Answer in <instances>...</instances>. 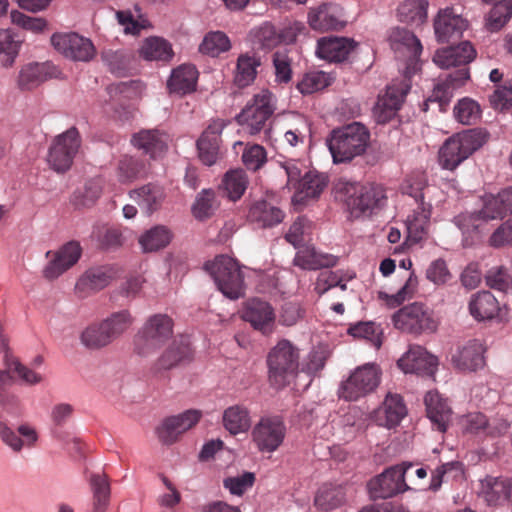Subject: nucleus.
Segmentation results:
<instances>
[{
    "label": "nucleus",
    "mask_w": 512,
    "mask_h": 512,
    "mask_svg": "<svg viewBox=\"0 0 512 512\" xmlns=\"http://www.w3.org/2000/svg\"><path fill=\"white\" fill-rule=\"evenodd\" d=\"M334 190L336 197L344 201L355 217L371 215L381 209L387 201L385 190L378 184L361 185L345 179H339Z\"/></svg>",
    "instance_id": "obj_1"
},
{
    "label": "nucleus",
    "mask_w": 512,
    "mask_h": 512,
    "mask_svg": "<svg viewBox=\"0 0 512 512\" xmlns=\"http://www.w3.org/2000/svg\"><path fill=\"white\" fill-rule=\"evenodd\" d=\"M467 27V21L452 8L439 10L434 20V31L439 42L460 38Z\"/></svg>",
    "instance_id": "obj_23"
},
{
    "label": "nucleus",
    "mask_w": 512,
    "mask_h": 512,
    "mask_svg": "<svg viewBox=\"0 0 512 512\" xmlns=\"http://www.w3.org/2000/svg\"><path fill=\"white\" fill-rule=\"evenodd\" d=\"M334 81V77L324 71H310L304 74L302 79L297 84V89L302 94H312L322 90Z\"/></svg>",
    "instance_id": "obj_52"
},
{
    "label": "nucleus",
    "mask_w": 512,
    "mask_h": 512,
    "mask_svg": "<svg viewBox=\"0 0 512 512\" xmlns=\"http://www.w3.org/2000/svg\"><path fill=\"white\" fill-rule=\"evenodd\" d=\"M116 275V268L110 265L89 268L77 280L75 292L81 298L88 297L108 286Z\"/></svg>",
    "instance_id": "obj_20"
},
{
    "label": "nucleus",
    "mask_w": 512,
    "mask_h": 512,
    "mask_svg": "<svg viewBox=\"0 0 512 512\" xmlns=\"http://www.w3.org/2000/svg\"><path fill=\"white\" fill-rule=\"evenodd\" d=\"M148 165L139 157L124 155L117 164V177L121 183H129L147 174Z\"/></svg>",
    "instance_id": "obj_42"
},
{
    "label": "nucleus",
    "mask_w": 512,
    "mask_h": 512,
    "mask_svg": "<svg viewBox=\"0 0 512 512\" xmlns=\"http://www.w3.org/2000/svg\"><path fill=\"white\" fill-rule=\"evenodd\" d=\"M198 71L194 65L183 64L172 71L168 80V88L171 92L186 95L195 91Z\"/></svg>",
    "instance_id": "obj_36"
},
{
    "label": "nucleus",
    "mask_w": 512,
    "mask_h": 512,
    "mask_svg": "<svg viewBox=\"0 0 512 512\" xmlns=\"http://www.w3.org/2000/svg\"><path fill=\"white\" fill-rule=\"evenodd\" d=\"M397 364L404 373L431 377L437 370L438 359L421 346H411Z\"/></svg>",
    "instance_id": "obj_19"
},
{
    "label": "nucleus",
    "mask_w": 512,
    "mask_h": 512,
    "mask_svg": "<svg viewBox=\"0 0 512 512\" xmlns=\"http://www.w3.org/2000/svg\"><path fill=\"white\" fill-rule=\"evenodd\" d=\"M193 351L188 337L180 336L173 340L157 361L158 369L168 370L191 361Z\"/></svg>",
    "instance_id": "obj_31"
},
{
    "label": "nucleus",
    "mask_w": 512,
    "mask_h": 512,
    "mask_svg": "<svg viewBox=\"0 0 512 512\" xmlns=\"http://www.w3.org/2000/svg\"><path fill=\"white\" fill-rule=\"evenodd\" d=\"M268 380L280 389L296 377L299 367V349L289 340H280L267 354Z\"/></svg>",
    "instance_id": "obj_4"
},
{
    "label": "nucleus",
    "mask_w": 512,
    "mask_h": 512,
    "mask_svg": "<svg viewBox=\"0 0 512 512\" xmlns=\"http://www.w3.org/2000/svg\"><path fill=\"white\" fill-rule=\"evenodd\" d=\"M485 348L480 340L468 341L457 354L453 355L452 361L458 369L476 371L485 365Z\"/></svg>",
    "instance_id": "obj_30"
},
{
    "label": "nucleus",
    "mask_w": 512,
    "mask_h": 512,
    "mask_svg": "<svg viewBox=\"0 0 512 512\" xmlns=\"http://www.w3.org/2000/svg\"><path fill=\"white\" fill-rule=\"evenodd\" d=\"M171 241V233L165 226H155L146 231L140 238L139 244L144 252H153L166 247Z\"/></svg>",
    "instance_id": "obj_51"
},
{
    "label": "nucleus",
    "mask_w": 512,
    "mask_h": 512,
    "mask_svg": "<svg viewBox=\"0 0 512 512\" xmlns=\"http://www.w3.org/2000/svg\"><path fill=\"white\" fill-rule=\"evenodd\" d=\"M173 319L166 314H155L147 319L140 338L148 349L161 347L173 335Z\"/></svg>",
    "instance_id": "obj_21"
},
{
    "label": "nucleus",
    "mask_w": 512,
    "mask_h": 512,
    "mask_svg": "<svg viewBox=\"0 0 512 512\" xmlns=\"http://www.w3.org/2000/svg\"><path fill=\"white\" fill-rule=\"evenodd\" d=\"M80 339L89 349H100L113 342L101 321L88 326L81 333Z\"/></svg>",
    "instance_id": "obj_54"
},
{
    "label": "nucleus",
    "mask_w": 512,
    "mask_h": 512,
    "mask_svg": "<svg viewBox=\"0 0 512 512\" xmlns=\"http://www.w3.org/2000/svg\"><path fill=\"white\" fill-rule=\"evenodd\" d=\"M416 203L417 208L406 219L407 239L409 245L418 244L428 235V227L431 216V205L424 203V195L422 192L412 194L409 192Z\"/></svg>",
    "instance_id": "obj_18"
},
{
    "label": "nucleus",
    "mask_w": 512,
    "mask_h": 512,
    "mask_svg": "<svg viewBox=\"0 0 512 512\" xmlns=\"http://www.w3.org/2000/svg\"><path fill=\"white\" fill-rule=\"evenodd\" d=\"M275 312L270 303L251 299L246 303L243 319L264 335H270L275 327Z\"/></svg>",
    "instance_id": "obj_22"
},
{
    "label": "nucleus",
    "mask_w": 512,
    "mask_h": 512,
    "mask_svg": "<svg viewBox=\"0 0 512 512\" xmlns=\"http://www.w3.org/2000/svg\"><path fill=\"white\" fill-rule=\"evenodd\" d=\"M231 48L228 36L221 31L208 33L200 44V51L212 57L218 56L222 52H226Z\"/></svg>",
    "instance_id": "obj_57"
},
{
    "label": "nucleus",
    "mask_w": 512,
    "mask_h": 512,
    "mask_svg": "<svg viewBox=\"0 0 512 512\" xmlns=\"http://www.w3.org/2000/svg\"><path fill=\"white\" fill-rule=\"evenodd\" d=\"M294 264L303 269L317 270L322 267H330L336 264V258L332 255H323L313 248H303L298 250L294 258Z\"/></svg>",
    "instance_id": "obj_46"
},
{
    "label": "nucleus",
    "mask_w": 512,
    "mask_h": 512,
    "mask_svg": "<svg viewBox=\"0 0 512 512\" xmlns=\"http://www.w3.org/2000/svg\"><path fill=\"white\" fill-rule=\"evenodd\" d=\"M222 187L231 200H238L247 187L245 172L240 169L227 172L222 181Z\"/></svg>",
    "instance_id": "obj_56"
},
{
    "label": "nucleus",
    "mask_w": 512,
    "mask_h": 512,
    "mask_svg": "<svg viewBox=\"0 0 512 512\" xmlns=\"http://www.w3.org/2000/svg\"><path fill=\"white\" fill-rule=\"evenodd\" d=\"M51 44L63 56L73 61H90L96 53L92 41L75 32L54 33Z\"/></svg>",
    "instance_id": "obj_13"
},
{
    "label": "nucleus",
    "mask_w": 512,
    "mask_h": 512,
    "mask_svg": "<svg viewBox=\"0 0 512 512\" xmlns=\"http://www.w3.org/2000/svg\"><path fill=\"white\" fill-rule=\"evenodd\" d=\"M424 402L428 418L439 431L444 432L451 416V409L446 400L438 392L429 391L425 395Z\"/></svg>",
    "instance_id": "obj_37"
},
{
    "label": "nucleus",
    "mask_w": 512,
    "mask_h": 512,
    "mask_svg": "<svg viewBox=\"0 0 512 512\" xmlns=\"http://www.w3.org/2000/svg\"><path fill=\"white\" fill-rule=\"evenodd\" d=\"M485 222L493 219H502L512 213V187L503 189L497 195H491L484 201L481 211Z\"/></svg>",
    "instance_id": "obj_35"
},
{
    "label": "nucleus",
    "mask_w": 512,
    "mask_h": 512,
    "mask_svg": "<svg viewBox=\"0 0 512 512\" xmlns=\"http://www.w3.org/2000/svg\"><path fill=\"white\" fill-rule=\"evenodd\" d=\"M409 90V84L404 81L388 85L385 94L378 97L373 109L375 121L378 124H386L394 119Z\"/></svg>",
    "instance_id": "obj_15"
},
{
    "label": "nucleus",
    "mask_w": 512,
    "mask_h": 512,
    "mask_svg": "<svg viewBox=\"0 0 512 512\" xmlns=\"http://www.w3.org/2000/svg\"><path fill=\"white\" fill-rule=\"evenodd\" d=\"M512 16V0H501L489 12L486 26L492 31L500 30Z\"/></svg>",
    "instance_id": "obj_60"
},
{
    "label": "nucleus",
    "mask_w": 512,
    "mask_h": 512,
    "mask_svg": "<svg viewBox=\"0 0 512 512\" xmlns=\"http://www.w3.org/2000/svg\"><path fill=\"white\" fill-rule=\"evenodd\" d=\"M81 146V137L76 127H71L52 140L47 162L58 173L69 170Z\"/></svg>",
    "instance_id": "obj_7"
},
{
    "label": "nucleus",
    "mask_w": 512,
    "mask_h": 512,
    "mask_svg": "<svg viewBox=\"0 0 512 512\" xmlns=\"http://www.w3.org/2000/svg\"><path fill=\"white\" fill-rule=\"evenodd\" d=\"M428 0H405L397 9L399 21L411 27H420L427 21Z\"/></svg>",
    "instance_id": "obj_39"
},
{
    "label": "nucleus",
    "mask_w": 512,
    "mask_h": 512,
    "mask_svg": "<svg viewBox=\"0 0 512 512\" xmlns=\"http://www.w3.org/2000/svg\"><path fill=\"white\" fill-rule=\"evenodd\" d=\"M93 494V512H105L110 499V484L104 473H93L89 477Z\"/></svg>",
    "instance_id": "obj_45"
},
{
    "label": "nucleus",
    "mask_w": 512,
    "mask_h": 512,
    "mask_svg": "<svg viewBox=\"0 0 512 512\" xmlns=\"http://www.w3.org/2000/svg\"><path fill=\"white\" fill-rule=\"evenodd\" d=\"M381 371L375 364H365L356 368L340 388V396L348 401H356L373 392L380 383Z\"/></svg>",
    "instance_id": "obj_9"
},
{
    "label": "nucleus",
    "mask_w": 512,
    "mask_h": 512,
    "mask_svg": "<svg viewBox=\"0 0 512 512\" xmlns=\"http://www.w3.org/2000/svg\"><path fill=\"white\" fill-rule=\"evenodd\" d=\"M247 218L259 228H270L283 221L284 212L266 200H259L251 205Z\"/></svg>",
    "instance_id": "obj_32"
},
{
    "label": "nucleus",
    "mask_w": 512,
    "mask_h": 512,
    "mask_svg": "<svg viewBox=\"0 0 512 512\" xmlns=\"http://www.w3.org/2000/svg\"><path fill=\"white\" fill-rule=\"evenodd\" d=\"M482 493L489 505H499L508 501L509 479L487 477L482 482Z\"/></svg>",
    "instance_id": "obj_49"
},
{
    "label": "nucleus",
    "mask_w": 512,
    "mask_h": 512,
    "mask_svg": "<svg viewBox=\"0 0 512 512\" xmlns=\"http://www.w3.org/2000/svg\"><path fill=\"white\" fill-rule=\"evenodd\" d=\"M308 22L317 31L338 30L345 26L343 10L336 4H322L308 14Z\"/></svg>",
    "instance_id": "obj_25"
},
{
    "label": "nucleus",
    "mask_w": 512,
    "mask_h": 512,
    "mask_svg": "<svg viewBox=\"0 0 512 512\" xmlns=\"http://www.w3.org/2000/svg\"><path fill=\"white\" fill-rule=\"evenodd\" d=\"M224 128L220 120L212 121L197 140L200 160L208 166L216 163L219 155L220 135Z\"/></svg>",
    "instance_id": "obj_28"
},
{
    "label": "nucleus",
    "mask_w": 512,
    "mask_h": 512,
    "mask_svg": "<svg viewBox=\"0 0 512 512\" xmlns=\"http://www.w3.org/2000/svg\"><path fill=\"white\" fill-rule=\"evenodd\" d=\"M409 90V84L404 81L388 85L385 94L378 97L373 109L375 121L378 124H386L394 119Z\"/></svg>",
    "instance_id": "obj_14"
},
{
    "label": "nucleus",
    "mask_w": 512,
    "mask_h": 512,
    "mask_svg": "<svg viewBox=\"0 0 512 512\" xmlns=\"http://www.w3.org/2000/svg\"><path fill=\"white\" fill-rule=\"evenodd\" d=\"M223 425L231 434L246 432L251 424L249 411L243 405H233L223 412Z\"/></svg>",
    "instance_id": "obj_41"
},
{
    "label": "nucleus",
    "mask_w": 512,
    "mask_h": 512,
    "mask_svg": "<svg viewBox=\"0 0 512 512\" xmlns=\"http://www.w3.org/2000/svg\"><path fill=\"white\" fill-rule=\"evenodd\" d=\"M24 411L20 398L14 393H0V439L11 450H19L22 442L9 418L17 419Z\"/></svg>",
    "instance_id": "obj_12"
},
{
    "label": "nucleus",
    "mask_w": 512,
    "mask_h": 512,
    "mask_svg": "<svg viewBox=\"0 0 512 512\" xmlns=\"http://www.w3.org/2000/svg\"><path fill=\"white\" fill-rule=\"evenodd\" d=\"M327 185V179L324 175L308 172L299 185L296 187L302 198H315L319 196Z\"/></svg>",
    "instance_id": "obj_58"
},
{
    "label": "nucleus",
    "mask_w": 512,
    "mask_h": 512,
    "mask_svg": "<svg viewBox=\"0 0 512 512\" xmlns=\"http://www.w3.org/2000/svg\"><path fill=\"white\" fill-rule=\"evenodd\" d=\"M102 193L100 181L92 179L85 183L82 189L73 194V204L78 208L90 207L95 204Z\"/></svg>",
    "instance_id": "obj_59"
},
{
    "label": "nucleus",
    "mask_w": 512,
    "mask_h": 512,
    "mask_svg": "<svg viewBox=\"0 0 512 512\" xmlns=\"http://www.w3.org/2000/svg\"><path fill=\"white\" fill-rule=\"evenodd\" d=\"M392 320L395 328L412 334L434 332L438 326L432 310L418 302L399 309L394 313Z\"/></svg>",
    "instance_id": "obj_8"
},
{
    "label": "nucleus",
    "mask_w": 512,
    "mask_h": 512,
    "mask_svg": "<svg viewBox=\"0 0 512 512\" xmlns=\"http://www.w3.org/2000/svg\"><path fill=\"white\" fill-rule=\"evenodd\" d=\"M5 367L8 368L9 374L15 373L22 384L34 386L40 384L44 380V376L37 373L28 366L22 364L19 359L13 357L11 354L6 352L4 357Z\"/></svg>",
    "instance_id": "obj_50"
},
{
    "label": "nucleus",
    "mask_w": 512,
    "mask_h": 512,
    "mask_svg": "<svg viewBox=\"0 0 512 512\" xmlns=\"http://www.w3.org/2000/svg\"><path fill=\"white\" fill-rule=\"evenodd\" d=\"M101 322L111 340L114 341L130 328L133 318L128 310H121L112 313Z\"/></svg>",
    "instance_id": "obj_53"
},
{
    "label": "nucleus",
    "mask_w": 512,
    "mask_h": 512,
    "mask_svg": "<svg viewBox=\"0 0 512 512\" xmlns=\"http://www.w3.org/2000/svg\"><path fill=\"white\" fill-rule=\"evenodd\" d=\"M21 46V41L15 39L9 30L0 31V61L9 67L14 63Z\"/></svg>",
    "instance_id": "obj_61"
},
{
    "label": "nucleus",
    "mask_w": 512,
    "mask_h": 512,
    "mask_svg": "<svg viewBox=\"0 0 512 512\" xmlns=\"http://www.w3.org/2000/svg\"><path fill=\"white\" fill-rule=\"evenodd\" d=\"M285 437L286 425L279 416L262 417L252 430V440L262 453L275 452Z\"/></svg>",
    "instance_id": "obj_11"
},
{
    "label": "nucleus",
    "mask_w": 512,
    "mask_h": 512,
    "mask_svg": "<svg viewBox=\"0 0 512 512\" xmlns=\"http://www.w3.org/2000/svg\"><path fill=\"white\" fill-rule=\"evenodd\" d=\"M254 44L265 50H271L279 44L278 31L269 22L261 24L251 31Z\"/></svg>",
    "instance_id": "obj_62"
},
{
    "label": "nucleus",
    "mask_w": 512,
    "mask_h": 512,
    "mask_svg": "<svg viewBox=\"0 0 512 512\" xmlns=\"http://www.w3.org/2000/svg\"><path fill=\"white\" fill-rule=\"evenodd\" d=\"M52 65L49 63H29L24 65L18 75L21 90H32L52 77Z\"/></svg>",
    "instance_id": "obj_38"
},
{
    "label": "nucleus",
    "mask_w": 512,
    "mask_h": 512,
    "mask_svg": "<svg viewBox=\"0 0 512 512\" xmlns=\"http://www.w3.org/2000/svg\"><path fill=\"white\" fill-rule=\"evenodd\" d=\"M130 197L134 199L141 208L145 209L146 213L151 214L160 207L164 193L161 187L148 184L132 190Z\"/></svg>",
    "instance_id": "obj_44"
},
{
    "label": "nucleus",
    "mask_w": 512,
    "mask_h": 512,
    "mask_svg": "<svg viewBox=\"0 0 512 512\" xmlns=\"http://www.w3.org/2000/svg\"><path fill=\"white\" fill-rule=\"evenodd\" d=\"M81 253V246L75 241L64 244L56 252L48 251L46 257L50 261L43 270L44 277L48 280L58 278L78 262Z\"/></svg>",
    "instance_id": "obj_17"
},
{
    "label": "nucleus",
    "mask_w": 512,
    "mask_h": 512,
    "mask_svg": "<svg viewBox=\"0 0 512 512\" xmlns=\"http://www.w3.org/2000/svg\"><path fill=\"white\" fill-rule=\"evenodd\" d=\"M412 467V463L403 462L385 469L380 475L368 483L373 498H391L408 491L410 487L405 482V474Z\"/></svg>",
    "instance_id": "obj_10"
},
{
    "label": "nucleus",
    "mask_w": 512,
    "mask_h": 512,
    "mask_svg": "<svg viewBox=\"0 0 512 512\" xmlns=\"http://www.w3.org/2000/svg\"><path fill=\"white\" fill-rule=\"evenodd\" d=\"M485 280L490 288L500 292L507 293L512 290V275L503 266L490 268L485 275Z\"/></svg>",
    "instance_id": "obj_64"
},
{
    "label": "nucleus",
    "mask_w": 512,
    "mask_h": 512,
    "mask_svg": "<svg viewBox=\"0 0 512 512\" xmlns=\"http://www.w3.org/2000/svg\"><path fill=\"white\" fill-rule=\"evenodd\" d=\"M476 57V50L468 41L461 42L455 46H449L436 51L433 61L440 68L460 66L467 68V65Z\"/></svg>",
    "instance_id": "obj_24"
},
{
    "label": "nucleus",
    "mask_w": 512,
    "mask_h": 512,
    "mask_svg": "<svg viewBox=\"0 0 512 512\" xmlns=\"http://www.w3.org/2000/svg\"><path fill=\"white\" fill-rule=\"evenodd\" d=\"M139 55L147 61L168 62L173 58L174 52L167 40L153 36L146 38L142 42L139 48Z\"/></svg>",
    "instance_id": "obj_40"
},
{
    "label": "nucleus",
    "mask_w": 512,
    "mask_h": 512,
    "mask_svg": "<svg viewBox=\"0 0 512 512\" xmlns=\"http://www.w3.org/2000/svg\"><path fill=\"white\" fill-rule=\"evenodd\" d=\"M357 43L345 37H323L317 42L316 54L329 62H343L348 59Z\"/></svg>",
    "instance_id": "obj_26"
},
{
    "label": "nucleus",
    "mask_w": 512,
    "mask_h": 512,
    "mask_svg": "<svg viewBox=\"0 0 512 512\" xmlns=\"http://www.w3.org/2000/svg\"><path fill=\"white\" fill-rule=\"evenodd\" d=\"M205 270L227 298L235 300L244 295V277L235 259L228 255H218L205 264Z\"/></svg>",
    "instance_id": "obj_6"
},
{
    "label": "nucleus",
    "mask_w": 512,
    "mask_h": 512,
    "mask_svg": "<svg viewBox=\"0 0 512 512\" xmlns=\"http://www.w3.org/2000/svg\"><path fill=\"white\" fill-rule=\"evenodd\" d=\"M218 206L219 203L216 199L215 192L211 189H204L197 195L192 207V212L195 218L204 220L211 217Z\"/></svg>",
    "instance_id": "obj_55"
},
{
    "label": "nucleus",
    "mask_w": 512,
    "mask_h": 512,
    "mask_svg": "<svg viewBox=\"0 0 512 512\" xmlns=\"http://www.w3.org/2000/svg\"><path fill=\"white\" fill-rule=\"evenodd\" d=\"M275 109L274 95L269 90L263 89L254 94L246 103L236 120L250 135H256L262 130L268 135L270 129H266L267 122L274 114Z\"/></svg>",
    "instance_id": "obj_5"
},
{
    "label": "nucleus",
    "mask_w": 512,
    "mask_h": 512,
    "mask_svg": "<svg viewBox=\"0 0 512 512\" xmlns=\"http://www.w3.org/2000/svg\"><path fill=\"white\" fill-rule=\"evenodd\" d=\"M200 418L201 412L198 410H187L165 418L156 429L159 441L166 445L175 443L182 434L194 427Z\"/></svg>",
    "instance_id": "obj_16"
},
{
    "label": "nucleus",
    "mask_w": 512,
    "mask_h": 512,
    "mask_svg": "<svg viewBox=\"0 0 512 512\" xmlns=\"http://www.w3.org/2000/svg\"><path fill=\"white\" fill-rule=\"evenodd\" d=\"M454 116L460 123L471 125L480 118L481 109L476 101L470 98H463L455 106Z\"/></svg>",
    "instance_id": "obj_63"
},
{
    "label": "nucleus",
    "mask_w": 512,
    "mask_h": 512,
    "mask_svg": "<svg viewBox=\"0 0 512 512\" xmlns=\"http://www.w3.org/2000/svg\"><path fill=\"white\" fill-rule=\"evenodd\" d=\"M469 312L477 321L491 320L500 312L498 300L489 291L473 294L469 301Z\"/></svg>",
    "instance_id": "obj_34"
},
{
    "label": "nucleus",
    "mask_w": 512,
    "mask_h": 512,
    "mask_svg": "<svg viewBox=\"0 0 512 512\" xmlns=\"http://www.w3.org/2000/svg\"><path fill=\"white\" fill-rule=\"evenodd\" d=\"M345 491L342 486L324 484L315 496V506L323 511H331L343 504Z\"/></svg>",
    "instance_id": "obj_48"
},
{
    "label": "nucleus",
    "mask_w": 512,
    "mask_h": 512,
    "mask_svg": "<svg viewBox=\"0 0 512 512\" xmlns=\"http://www.w3.org/2000/svg\"><path fill=\"white\" fill-rule=\"evenodd\" d=\"M468 79L469 69L460 68L448 74L444 80L435 85L430 99L438 102L440 107L443 108L450 102L454 90L464 85Z\"/></svg>",
    "instance_id": "obj_33"
},
{
    "label": "nucleus",
    "mask_w": 512,
    "mask_h": 512,
    "mask_svg": "<svg viewBox=\"0 0 512 512\" xmlns=\"http://www.w3.org/2000/svg\"><path fill=\"white\" fill-rule=\"evenodd\" d=\"M407 415V408L401 395L388 393L382 406L376 412V421L379 425L394 428L400 424Z\"/></svg>",
    "instance_id": "obj_29"
},
{
    "label": "nucleus",
    "mask_w": 512,
    "mask_h": 512,
    "mask_svg": "<svg viewBox=\"0 0 512 512\" xmlns=\"http://www.w3.org/2000/svg\"><path fill=\"white\" fill-rule=\"evenodd\" d=\"M326 142L334 163L350 162L365 153L370 132L363 124L353 122L333 129Z\"/></svg>",
    "instance_id": "obj_2"
},
{
    "label": "nucleus",
    "mask_w": 512,
    "mask_h": 512,
    "mask_svg": "<svg viewBox=\"0 0 512 512\" xmlns=\"http://www.w3.org/2000/svg\"><path fill=\"white\" fill-rule=\"evenodd\" d=\"M260 59L254 55L241 54L237 59L235 84L244 88L254 82L257 75V68L260 66Z\"/></svg>",
    "instance_id": "obj_47"
},
{
    "label": "nucleus",
    "mask_w": 512,
    "mask_h": 512,
    "mask_svg": "<svg viewBox=\"0 0 512 512\" xmlns=\"http://www.w3.org/2000/svg\"><path fill=\"white\" fill-rule=\"evenodd\" d=\"M168 136L158 129H142L131 137V144L150 158L160 157L167 149Z\"/></svg>",
    "instance_id": "obj_27"
},
{
    "label": "nucleus",
    "mask_w": 512,
    "mask_h": 512,
    "mask_svg": "<svg viewBox=\"0 0 512 512\" xmlns=\"http://www.w3.org/2000/svg\"><path fill=\"white\" fill-rule=\"evenodd\" d=\"M489 133L481 128L464 130L449 137L439 151V163L447 170L456 169L463 161L489 140Z\"/></svg>",
    "instance_id": "obj_3"
},
{
    "label": "nucleus",
    "mask_w": 512,
    "mask_h": 512,
    "mask_svg": "<svg viewBox=\"0 0 512 512\" xmlns=\"http://www.w3.org/2000/svg\"><path fill=\"white\" fill-rule=\"evenodd\" d=\"M390 40L393 49L400 50V46H403L407 50L411 63L418 61L422 52V45L412 32L405 28H395L391 32Z\"/></svg>",
    "instance_id": "obj_43"
}]
</instances>
